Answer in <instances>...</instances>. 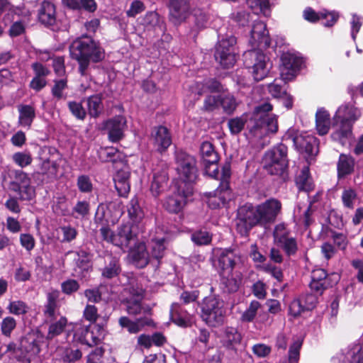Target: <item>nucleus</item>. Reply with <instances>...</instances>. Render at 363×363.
I'll return each mask as SVG.
<instances>
[{"mask_svg":"<svg viewBox=\"0 0 363 363\" xmlns=\"http://www.w3.org/2000/svg\"><path fill=\"white\" fill-rule=\"evenodd\" d=\"M232 199L231 191L228 184L219 186L211 195L208 200V204L211 208H220L225 207Z\"/></svg>","mask_w":363,"mask_h":363,"instance_id":"20","label":"nucleus"},{"mask_svg":"<svg viewBox=\"0 0 363 363\" xmlns=\"http://www.w3.org/2000/svg\"><path fill=\"white\" fill-rule=\"evenodd\" d=\"M247 3L252 9H259L265 16L269 15V0H247Z\"/></svg>","mask_w":363,"mask_h":363,"instance_id":"59","label":"nucleus"},{"mask_svg":"<svg viewBox=\"0 0 363 363\" xmlns=\"http://www.w3.org/2000/svg\"><path fill=\"white\" fill-rule=\"evenodd\" d=\"M201 155L202 163L211 164L212 167L216 168V162L218 161V156L215 152L212 144L209 142H203L201 145ZM216 169H214L215 170Z\"/></svg>","mask_w":363,"mask_h":363,"instance_id":"33","label":"nucleus"},{"mask_svg":"<svg viewBox=\"0 0 363 363\" xmlns=\"http://www.w3.org/2000/svg\"><path fill=\"white\" fill-rule=\"evenodd\" d=\"M167 240L164 236H152L150 242V260L155 259L159 261L162 259L166 250Z\"/></svg>","mask_w":363,"mask_h":363,"instance_id":"28","label":"nucleus"},{"mask_svg":"<svg viewBox=\"0 0 363 363\" xmlns=\"http://www.w3.org/2000/svg\"><path fill=\"white\" fill-rule=\"evenodd\" d=\"M142 293H138L134 300L127 301V311L130 315H137L141 311L140 301L142 299Z\"/></svg>","mask_w":363,"mask_h":363,"instance_id":"54","label":"nucleus"},{"mask_svg":"<svg viewBox=\"0 0 363 363\" xmlns=\"http://www.w3.org/2000/svg\"><path fill=\"white\" fill-rule=\"evenodd\" d=\"M119 324L121 327L126 328L129 333H137L144 325H149L150 323L147 319H138L133 322L126 317H121L119 319Z\"/></svg>","mask_w":363,"mask_h":363,"instance_id":"40","label":"nucleus"},{"mask_svg":"<svg viewBox=\"0 0 363 363\" xmlns=\"http://www.w3.org/2000/svg\"><path fill=\"white\" fill-rule=\"evenodd\" d=\"M221 284L224 286V289L233 293L238 290L242 281V275L240 271L235 270L231 273H221Z\"/></svg>","mask_w":363,"mask_h":363,"instance_id":"24","label":"nucleus"},{"mask_svg":"<svg viewBox=\"0 0 363 363\" xmlns=\"http://www.w3.org/2000/svg\"><path fill=\"white\" fill-rule=\"evenodd\" d=\"M98 154L99 159L102 162H112L116 164V169L118 164H121L122 162H125V156L113 147L101 148Z\"/></svg>","mask_w":363,"mask_h":363,"instance_id":"30","label":"nucleus"},{"mask_svg":"<svg viewBox=\"0 0 363 363\" xmlns=\"http://www.w3.org/2000/svg\"><path fill=\"white\" fill-rule=\"evenodd\" d=\"M55 6L48 1H44L40 4L38 10V18L45 25H52L55 21Z\"/></svg>","mask_w":363,"mask_h":363,"instance_id":"29","label":"nucleus"},{"mask_svg":"<svg viewBox=\"0 0 363 363\" xmlns=\"http://www.w3.org/2000/svg\"><path fill=\"white\" fill-rule=\"evenodd\" d=\"M170 318L173 323L181 327H187L191 322L189 314L186 311H183L177 303L172 305Z\"/></svg>","mask_w":363,"mask_h":363,"instance_id":"31","label":"nucleus"},{"mask_svg":"<svg viewBox=\"0 0 363 363\" xmlns=\"http://www.w3.org/2000/svg\"><path fill=\"white\" fill-rule=\"evenodd\" d=\"M68 107L71 113L78 119L83 120L86 116V111L80 103L69 101Z\"/></svg>","mask_w":363,"mask_h":363,"instance_id":"61","label":"nucleus"},{"mask_svg":"<svg viewBox=\"0 0 363 363\" xmlns=\"http://www.w3.org/2000/svg\"><path fill=\"white\" fill-rule=\"evenodd\" d=\"M100 233L104 240L121 248L128 247L135 237L133 231V225L130 222L121 224L116 233L107 226L101 227Z\"/></svg>","mask_w":363,"mask_h":363,"instance_id":"8","label":"nucleus"},{"mask_svg":"<svg viewBox=\"0 0 363 363\" xmlns=\"http://www.w3.org/2000/svg\"><path fill=\"white\" fill-rule=\"evenodd\" d=\"M13 162L21 167L28 166L32 162V157L29 152H18L13 155Z\"/></svg>","mask_w":363,"mask_h":363,"instance_id":"50","label":"nucleus"},{"mask_svg":"<svg viewBox=\"0 0 363 363\" xmlns=\"http://www.w3.org/2000/svg\"><path fill=\"white\" fill-rule=\"evenodd\" d=\"M331 120L329 112L324 108H320L315 113V129L320 135H326L330 128Z\"/></svg>","mask_w":363,"mask_h":363,"instance_id":"27","label":"nucleus"},{"mask_svg":"<svg viewBox=\"0 0 363 363\" xmlns=\"http://www.w3.org/2000/svg\"><path fill=\"white\" fill-rule=\"evenodd\" d=\"M296 184L299 190L311 191L313 189L312 179L310 177L309 168L304 167L296 179Z\"/></svg>","mask_w":363,"mask_h":363,"instance_id":"38","label":"nucleus"},{"mask_svg":"<svg viewBox=\"0 0 363 363\" xmlns=\"http://www.w3.org/2000/svg\"><path fill=\"white\" fill-rule=\"evenodd\" d=\"M143 24L147 29L154 28L163 30L159 15L155 12L147 13L143 19Z\"/></svg>","mask_w":363,"mask_h":363,"instance_id":"47","label":"nucleus"},{"mask_svg":"<svg viewBox=\"0 0 363 363\" xmlns=\"http://www.w3.org/2000/svg\"><path fill=\"white\" fill-rule=\"evenodd\" d=\"M128 256L131 262L139 268L145 267L150 261V255L143 242L136 243L130 248Z\"/></svg>","mask_w":363,"mask_h":363,"instance_id":"22","label":"nucleus"},{"mask_svg":"<svg viewBox=\"0 0 363 363\" xmlns=\"http://www.w3.org/2000/svg\"><path fill=\"white\" fill-rule=\"evenodd\" d=\"M193 194V187L190 186L184 188L182 185H176L172 194L166 198L164 201V208L170 213H177L181 211L186 204L188 198Z\"/></svg>","mask_w":363,"mask_h":363,"instance_id":"11","label":"nucleus"},{"mask_svg":"<svg viewBox=\"0 0 363 363\" xmlns=\"http://www.w3.org/2000/svg\"><path fill=\"white\" fill-rule=\"evenodd\" d=\"M67 88V79H61L55 80V84L52 89V94L57 99L63 98V91Z\"/></svg>","mask_w":363,"mask_h":363,"instance_id":"62","label":"nucleus"},{"mask_svg":"<svg viewBox=\"0 0 363 363\" xmlns=\"http://www.w3.org/2000/svg\"><path fill=\"white\" fill-rule=\"evenodd\" d=\"M116 174L114 175L113 180L115 187L121 196H126L130 189V168L125 162H122L121 164L118 165V168Z\"/></svg>","mask_w":363,"mask_h":363,"instance_id":"18","label":"nucleus"},{"mask_svg":"<svg viewBox=\"0 0 363 363\" xmlns=\"http://www.w3.org/2000/svg\"><path fill=\"white\" fill-rule=\"evenodd\" d=\"M222 86L220 84L215 80V79H208L205 84L202 83H196L195 87L192 88V92L200 96L201 95L206 89L211 92L220 91Z\"/></svg>","mask_w":363,"mask_h":363,"instance_id":"41","label":"nucleus"},{"mask_svg":"<svg viewBox=\"0 0 363 363\" xmlns=\"http://www.w3.org/2000/svg\"><path fill=\"white\" fill-rule=\"evenodd\" d=\"M250 43L253 50L244 53V63L250 69L255 81L264 79L271 67L268 57L258 48H267L270 45V38L266 24L261 21H255L251 30Z\"/></svg>","mask_w":363,"mask_h":363,"instance_id":"2","label":"nucleus"},{"mask_svg":"<svg viewBox=\"0 0 363 363\" xmlns=\"http://www.w3.org/2000/svg\"><path fill=\"white\" fill-rule=\"evenodd\" d=\"M126 128L127 121L123 116H117L104 123V129L107 132L109 140L113 143L123 138Z\"/></svg>","mask_w":363,"mask_h":363,"instance_id":"17","label":"nucleus"},{"mask_svg":"<svg viewBox=\"0 0 363 363\" xmlns=\"http://www.w3.org/2000/svg\"><path fill=\"white\" fill-rule=\"evenodd\" d=\"M289 234L284 224H278L274 230V243L283 249L288 256L295 255L298 250L296 240Z\"/></svg>","mask_w":363,"mask_h":363,"instance_id":"12","label":"nucleus"},{"mask_svg":"<svg viewBox=\"0 0 363 363\" xmlns=\"http://www.w3.org/2000/svg\"><path fill=\"white\" fill-rule=\"evenodd\" d=\"M257 213V207L250 203H246L239 208L236 225L240 234L246 235L252 228L260 225Z\"/></svg>","mask_w":363,"mask_h":363,"instance_id":"10","label":"nucleus"},{"mask_svg":"<svg viewBox=\"0 0 363 363\" xmlns=\"http://www.w3.org/2000/svg\"><path fill=\"white\" fill-rule=\"evenodd\" d=\"M242 335L238 330L233 327H228L224 330L222 342L225 347L230 350H236L240 345Z\"/></svg>","mask_w":363,"mask_h":363,"instance_id":"25","label":"nucleus"},{"mask_svg":"<svg viewBox=\"0 0 363 363\" xmlns=\"http://www.w3.org/2000/svg\"><path fill=\"white\" fill-rule=\"evenodd\" d=\"M176 170L180 182L177 185H182L184 188L192 187L198 178V168L196 159L182 150L175 152Z\"/></svg>","mask_w":363,"mask_h":363,"instance_id":"5","label":"nucleus"},{"mask_svg":"<svg viewBox=\"0 0 363 363\" xmlns=\"http://www.w3.org/2000/svg\"><path fill=\"white\" fill-rule=\"evenodd\" d=\"M28 305L23 301L16 300L9 302L7 310L15 315H25L28 311Z\"/></svg>","mask_w":363,"mask_h":363,"instance_id":"48","label":"nucleus"},{"mask_svg":"<svg viewBox=\"0 0 363 363\" xmlns=\"http://www.w3.org/2000/svg\"><path fill=\"white\" fill-rule=\"evenodd\" d=\"M14 179L10 184V189L13 191L19 190L22 186L30 184V178L28 175L21 170H13L11 172Z\"/></svg>","mask_w":363,"mask_h":363,"instance_id":"42","label":"nucleus"},{"mask_svg":"<svg viewBox=\"0 0 363 363\" xmlns=\"http://www.w3.org/2000/svg\"><path fill=\"white\" fill-rule=\"evenodd\" d=\"M87 335L88 342H86V345L93 347L102 342L105 337L106 331L103 326L96 324L91 328L88 327Z\"/></svg>","mask_w":363,"mask_h":363,"instance_id":"32","label":"nucleus"},{"mask_svg":"<svg viewBox=\"0 0 363 363\" xmlns=\"http://www.w3.org/2000/svg\"><path fill=\"white\" fill-rule=\"evenodd\" d=\"M281 61L280 74L284 80L292 79L303 62L302 57L291 52H284Z\"/></svg>","mask_w":363,"mask_h":363,"instance_id":"14","label":"nucleus"},{"mask_svg":"<svg viewBox=\"0 0 363 363\" xmlns=\"http://www.w3.org/2000/svg\"><path fill=\"white\" fill-rule=\"evenodd\" d=\"M128 212L129 216L135 223H138L143 219L144 213L139 206L137 198L135 197L130 200L128 206Z\"/></svg>","mask_w":363,"mask_h":363,"instance_id":"45","label":"nucleus"},{"mask_svg":"<svg viewBox=\"0 0 363 363\" xmlns=\"http://www.w3.org/2000/svg\"><path fill=\"white\" fill-rule=\"evenodd\" d=\"M121 271L119 260L116 257H109L108 262L103 268L102 277L106 279H112L117 277Z\"/></svg>","mask_w":363,"mask_h":363,"instance_id":"39","label":"nucleus"},{"mask_svg":"<svg viewBox=\"0 0 363 363\" xmlns=\"http://www.w3.org/2000/svg\"><path fill=\"white\" fill-rule=\"evenodd\" d=\"M252 291L255 296L259 299H264L267 296V287L262 281H257L252 286Z\"/></svg>","mask_w":363,"mask_h":363,"instance_id":"63","label":"nucleus"},{"mask_svg":"<svg viewBox=\"0 0 363 363\" xmlns=\"http://www.w3.org/2000/svg\"><path fill=\"white\" fill-rule=\"evenodd\" d=\"M257 215L260 220V225H266L273 223L279 213L281 203L275 199H270L264 203L256 206Z\"/></svg>","mask_w":363,"mask_h":363,"instance_id":"15","label":"nucleus"},{"mask_svg":"<svg viewBox=\"0 0 363 363\" xmlns=\"http://www.w3.org/2000/svg\"><path fill=\"white\" fill-rule=\"evenodd\" d=\"M167 180V175L164 172L154 174L150 185V191L154 196H159L164 190Z\"/></svg>","mask_w":363,"mask_h":363,"instance_id":"36","label":"nucleus"},{"mask_svg":"<svg viewBox=\"0 0 363 363\" xmlns=\"http://www.w3.org/2000/svg\"><path fill=\"white\" fill-rule=\"evenodd\" d=\"M89 114L93 117H97L103 110L101 97L99 94L90 96L87 100Z\"/></svg>","mask_w":363,"mask_h":363,"instance_id":"46","label":"nucleus"},{"mask_svg":"<svg viewBox=\"0 0 363 363\" xmlns=\"http://www.w3.org/2000/svg\"><path fill=\"white\" fill-rule=\"evenodd\" d=\"M354 160L352 157L341 154L337 163L338 176L340 177L351 174L354 170Z\"/></svg>","mask_w":363,"mask_h":363,"instance_id":"37","label":"nucleus"},{"mask_svg":"<svg viewBox=\"0 0 363 363\" xmlns=\"http://www.w3.org/2000/svg\"><path fill=\"white\" fill-rule=\"evenodd\" d=\"M16 327V321L14 318L7 316L1 323V333L6 337H10L12 331Z\"/></svg>","mask_w":363,"mask_h":363,"instance_id":"53","label":"nucleus"},{"mask_svg":"<svg viewBox=\"0 0 363 363\" xmlns=\"http://www.w3.org/2000/svg\"><path fill=\"white\" fill-rule=\"evenodd\" d=\"M72 57L78 61L79 70L85 74L89 62H97L104 57V52L99 45L89 37H83L74 40L69 47Z\"/></svg>","mask_w":363,"mask_h":363,"instance_id":"4","label":"nucleus"},{"mask_svg":"<svg viewBox=\"0 0 363 363\" xmlns=\"http://www.w3.org/2000/svg\"><path fill=\"white\" fill-rule=\"evenodd\" d=\"M342 363H363V348L359 345L354 346L347 352Z\"/></svg>","mask_w":363,"mask_h":363,"instance_id":"44","label":"nucleus"},{"mask_svg":"<svg viewBox=\"0 0 363 363\" xmlns=\"http://www.w3.org/2000/svg\"><path fill=\"white\" fill-rule=\"evenodd\" d=\"M235 43L236 38L233 35L223 38L218 43L215 57L224 68L228 69L232 67L236 62V56L234 50Z\"/></svg>","mask_w":363,"mask_h":363,"instance_id":"9","label":"nucleus"},{"mask_svg":"<svg viewBox=\"0 0 363 363\" xmlns=\"http://www.w3.org/2000/svg\"><path fill=\"white\" fill-rule=\"evenodd\" d=\"M192 241L198 245H208L212 240L211 235L203 230H198L191 235Z\"/></svg>","mask_w":363,"mask_h":363,"instance_id":"52","label":"nucleus"},{"mask_svg":"<svg viewBox=\"0 0 363 363\" xmlns=\"http://www.w3.org/2000/svg\"><path fill=\"white\" fill-rule=\"evenodd\" d=\"M242 264L241 257L234 251L224 249L220 250L218 255V268L220 274L231 273L240 269Z\"/></svg>","mask_w":363,"mask_h":363,"instance_id":"16","label":"nucleus"},{"mask_svg":"<svg viewBox=\"0 0 363 363\" xmlns=\"http://www.w3.org/2000/svg\"><path fill=\"white\" fill-rule=\"evenodd\" d=\"M357 199V194L352 189H345L342 194V201L345 207L352 209Z\"/></svg>","mask_w":363,"mask_h":363,"instance_id":"56","label":"nucleus"},{"mask_svg":"<svg viewBox=\"0 0 363 363\" xmlns=\"http://www.w3.org/2000/svg\"><path fill=\"white\" fill-rule=\"evenodd\" d=\"M327 276L328 274L323 269H313L311 272V281L310 283L311 290L318 294H322L328 286L326 281Z\"/></svg>","mask_w":363,"mask_h":363,"instance_id":"26","label":"nucleus"},{"mask_svg":"<svg viewBox=\"0 0 363 363\" xmlns=\"http://www.w3.org/2000/svg\"><path fill=\"white\" fill-rule=\"evenodd\" d=\"M272 110V105L264 102L255 106L250 114H243L229 119L228 126L230 133L234 135L240 133L245 125L250 133L255 138H262L270 133H277V117L269 113Z\"/></svg>","mask_w":363,"mask_h":363,"instance_id":"1","label":"nucleus"},{"mask_svg":"<svg viewBox=\"0 0 363 363\" xmlns=\"http://www.w3.org/2000/svg\"><path fill=\"white\" fill-rule=\"evenodd\" d=\"M151 141L158 151L162 152L167 150L172 143L167 128L162 125L155 127L151 133Z\"/></svg>","mask_w":363,"mask_h":363,"instance_id":"21","label":"nucleus"},{"mask_svg":"<svg viewBox=\"0 0 363 363\" xmlns=\"http://www.w3.org/2000/svg\"><path fill=\"white\" fill-rule=\"evenodd\" d=\"M169 21L175 26L180 25L189 15L187 0H171L169 6Z\"/></svg>","mask_w":363,"mask_h":363,"instance_id":"19","label":"nucleus"},{"mask_svg":"<svg viewBox=\"0 0 363 363\" xmlns=\"http://www.w3.org/2000/svg\"><path fill=\"white\" fill-rule=\"evenodd\" d=\"M307 311L305 308L304 303H303L302 298H298L294 299L289 307V315L296 318L301 315V313Z\"/></svg>","mask_w":363,"mask_h":363,"instance_id":"49","label":"nucleus"},{"mask_svg":"<svg viewBox=\"0 0 363 363\" xmlns=\"http://www.w3.org/2000/svg\"><path fill=\"white\" fill-rule=\"evenodd\" d=\"M192 18L198 28H203L206 26L208 17L203 11L201 9H194L192 13Z\"/></svg>","mask_w":363,"mask_h":363,"instance_id":"55","label":"nucleus"},{"mask_svg":"<svg viewBox=\"0 0 363 363\" xmlns=\"http://www.w3.org/2000/svg\"><path fill=\"white\" fill-rule=\"evenodd\" d=\"M288 134L299 151L305 152L311 155L318 153V143L315 136L307 133L297 134L294 133V130H289Z\"/></svg>","mask_w":363,"mask_h":363,"instance_id":"13","label":"nucleus"},{"mask_svg":"<svg viewBox=\"0 0 363 363\" xmlns=\"http://www.w3.org/2000/svg\"><path fill=\"white\" fill-rule=\"evenodd\" d=\"M79 288V283L74 279H67L61 284V289L64 294H71Z\"/></svg>","mask_w":363,"mask_h":363,"instance_id":"64","label":"nucleus"},{"mask_svg":"<svg viewBox=\"0 0 363 363\" xmlns=\"http://www.w3.org/2000/svg\"><path fill=\"white\" fill-rule=\"evenodd\" d=\"M287 147L281 144L267 152L263 158L264 167L271 174H282L288 166Z\"/></svg>","mask_w":363,"mask_h":363,"instance_id":"7","label":"nucleus"},{"mask_svg":"<svg viewBox=\"0 0 363 363\" xmlns=\"http://www.w3.org/2000/svg\"><path fill=\"white\" fill-rule=\"evenodd\" d=\"M59 231L62 233V242H69L74 240L77 237V232L76 229L70 225H65L59 228Z\"/></svg>","mask_w":363,"mask_h":363,"instance_id":"58","label":"nucleus"},{"mask_svg":"<svg viewBox=\"0 0 363 363\" xmlns=\"http://www.w3.org/2000/svg\"><path fill=\"white\" fill-rule=\"evenodd\" d=\"M238 104V103L233 95L228 93L220 95V106L225 113L228 114L233 113Z\"/></svg>","mask_w":363,"mask_h":363,"instance_id":"43","label":"nucleus"},{"mask_svg":"<svg viewBox=\"0 0 363 363\" xmlns=\"http://www.w3.org/2000/svg\"><path fill=\"white\" fill-rule=\"evenodd\" d=\"M77 186L82 193L89 194L93 190V184L90 177L87 175H79L77 179Z\"/></svg>","mask_w":363,"mask_h":363,"instance_id":"51","label":"nucleus"},{"mask_svg":"<svg viewBox=\"0 0 363 363\" xmlns=\"http://www.w3.org/2000/svg\"><path fill=\"white\" fill-rule=\"evenodd\" d=\"M16 192L18 193L19 199L22 201H31L35 196V191L30 184L22 186Z\"/></svg>","mask_w":363,"mask_h":363,"instance_id":"57","label":"nucleus"},{"mask_svg":"<svg viewBox=\"0 0 363 363\" xmlns=\"http://www.w3.org/2000/svg\"><path fill=\"white\" fill-rule=\"evenodd\" d=\"M46 323H49L46 339L52 340L64 331L67 320L64 316H60L58 319H55L52 321H46Z\"/></svg>","mask_w":363,"mask_h":363,"instance_id":"34","label":"nucleus"},{"mask_svg":"<svg viewBox=\"0 0 363 363\" xmlns=\"http://www.w3.org/2000/svg\"><path fill=\"white\" fill-rule=\"evenodd\" d=\"M88 327L84 326L81 324H77L74 328V338L75 340L86 345L88 340L87 335Z\"/></svg>","mask_w":363,"mask_h":363,"instance_id":"60","label":"nucleus"},{"mask_svg":"<svg viewBox=\"0 0 363 363\" xmlns=\"http://www.w3.org/2000/svg\"><path fill=\"white\" fill-rule=\"evenodd\" d=\"M225 315L224 302L215 296L206 297L201 306V318L207 325L217 327L223 324Z\"/></svg>","mask_w":363,"mask_h":363,"instance_id":"6","label":"nucleus"},{"mask_svg":"<svg viewBox=\"0 0 363 363\" xmlns=\"http://www.w3.org/2000/svg\"><path fill=\"white\" fill-rule=\"evenodd\" d=\"M18 123L21 125L30 128L35 116V109L29 105H22L18 108Z\"/></svg>","mask_w":363,"mask_h":363,"instance_id":"35","label":"nucleus"},{"mask_svg":"<svg viewBox=\"0 0 363 363\" xmlns=\"http://www.w3.org/2000/svg\"><path fill=\"white\" fill-rule=\"evenodd\" d=\"M360 116V110L354 105H341L333 118L334 130L331 134L332 139L342 145L349 143L352 135V125Z\"/></svg>","mask_w":363,"mask_h":363,"instance_id":"3","label":"nucleus"},{"mask_svg":"<svg viewBox=\"0 0 363 363\" xmlns=\"http://www.w3.org/2000/svg\"><path fill=\"white\" fill-rule=\"evenodd\" d=\"M304 18L311 22H315L318 19L325 20L323 22L325 26H332L337 21L338 16L334 12H328L326 11H320L317 13L311 8L305 9L303 11Z\"/></svg>","mask_w":363,"mask_h":363,"instance_id":"23","label":"nucleus"}]
</instances>
